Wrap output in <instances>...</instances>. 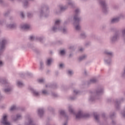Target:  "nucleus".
Wrapping results in <instances>:
<instances>
[{
    "instance_id": "nucleus-51",
    "label": "nucleus",
    "mask_w": 125,
    "mask_h": 125,
    "mask_svg": "<svg viewBox=\"0 0 125 125\" xmlns=\"http://www.w3.org/2000/svg\"><path fill=\"white\" fill-rule=\"evenodd\" d=\"M86 84L87 85H90V84H92V83L91 82V80H90V79L87 81Z\"/></svg>"
},
{
    "instance_id": "nucleus-26",
    "label": "nucleus",
    "mask_w": 125,
    "mask_h": 125,
    "mask_svg": "<svg viewBox=\"0 0 125 125\" xmlns=\"http://www.w3.org/2000/svg\"><path fill=\"white\" fill-rule=\"evenodd\" d=\"M53 62V59L52 58H48L46 62L47 66H50Z\"/></svg>"
},
{
    "instance_id": "nucleus-10",
    "label": "nucleus",
    "mask_w": 125,
    "mask_h": 125,
    "mask_svg": "<svg viewBox=\"0 0 125 125\" xmlns=\"http://www.w3.org/2000/svg\"><path fill=\"white\" fill-rule=\"evenodd\" d=\"M125 98H121L120 100H116L115 107V109L117 111H119L120 109H121V103L124 102L125 101Z\"/></svg>"
},
{
    "instance_id": "nucleus-6",
    "label": "nucleus",
    "mask_w": 125,
    "mask_h": 125,
    "mask_svg": "<svg viewBox=\"0 0 125 125\" xmlns=\"http://www.w3.org/2000/svg\"><path fill=\"white\" fill-rule=\"evenodd\" d=\"M0 123L3 125H10V122L8 121V114L5 113L2 115Z\"/></svg>"
},
{
    "instance_id": "nucleus-16",
    "label": "nucleus",
    "mask_w": 125,
    "mask_h": 125,
    "mask_svg": "<svg viewBox=\"0 0 125 125\" xmlns=\"http://www.w3.org/2000/svg\"><path fill=\"white\" fill-rule=\"evenodd\" d=\"M104 53L107 55L106 56H109V57H113L114 56V52L108 49L104 50Z\"/></svg>"
},
{
    "instance_id": "nucleus-56",
    "label": "nucleus",
    "mask_w": 125,
    "mask_h": 125,
    "mask_svg": "<svg viewBox=\"0 0 125 125\" xmlns=\"http://www.w3.org/2000/svg\"><path fill=\"white\" fill-rule=\"evenodd\" d=\"M6 108V105L5 104H2L0 106L1 109H5Z\"/></svg>"
},
{
    "instance_id": "nucleus-8",
    "label": "nucleus",
    "mask_w": 125,
    "mask_h": 125,
    "mask_svg": "<svg viewBox=\"0 0 125 125\" xmlns=\"http://www.w3.org/2000/svg\"><path fill=\"white\" fill-rule=\"evenodd\" d=\"M100 3L102 6L103 12L105 14L107 13L108 11H109V7H108L106 1L104 0H101L100 1Z\"/></svg>"
},
{
    "instance_id": "nucleus-46",
    "label": "nucleus",
    "mask_w": 125,
    "mask_h": 125,
    "mask_svg": "<svg viewBox=\"0 0 125 125\" xmlns=\"http://www.w3.org/2000/svg\"><path fill=\"white\" fill-rule=\"evenodd\" d=\"M56 43L58 45H61V44H63V41L62 40H58L56 41Z\"/></svg>"
},
{
    "instance_id": "nucleus-21",
    "label": "nucleus",
    "mask_w": 125,
    "mask_h": 125,
    "mask_svg": "<svg viewBox=\"0 0 125 125\" xmlns=\"http://www.w3.org/2000/svg\"><path fill=\"white\" fill-rule=\"evenodd\" d=\"M87 58V55L84 54L79 56L78 58V61L79 62H82V61H83V60H85Z\"/></svg>"
},
{
    "instance_id": "nucleus-45",
    "label": "nucleus",
    "mask_w": 125,
    "mask_h": 125,
    "mask_svg": "<svg viewBox=\"0 0 125 125\" xmlns=\"http://www.w3.org/2000/svg\"><path fill=\"white\" fill-rule=\"evenodd\" d=\"M38 82L39 83H43L45 82V80L43 79H38Z\"/></svg>"
},
{
    "instance_id": "nucleus-59",
    "label": "nucleus",
    "mask_w": 125,
    "mask_h": 125,
    "mask_svg": "<svg viewBox=\"0 0 125 125\" xmlns=\"http://www.w3.org/2000/svg\"><path fill=\"white\" fill-rule=\"evenodd\" d=\"M84 50V48H83V47H81L79 48V51L80 52H83V51Z\"/></svg>"
},
{
    "instance_id": "nucleus-2",
    "label": "nucleus",
    "mask_w": 125,
    "mask_h": 125,
    "mask_svg": "<svg viewBox=\"0 0 125 125\" xmlns=\"http://www.w3.org/2000/svg\"><path fill=\"white\" fill-rule=\"evenodd\" d=\"M68 111L70 114L72 115H75L76 120H80L82 118H86L89 117V114L85 113L83 110H80L78 111L77 113L76 114V111H75V107L74 105L72 104H68L67 106Z\"/></svg>"
},
{
    "instance_id": "nucleus-39",
    "label": "nucleus",
    "mask_w": 125,
    "mask_h": 125,
    "mask_svg": "<svg viewBox=\"0 0 125 125\" xmlns=\"http://www.w3.org/2000/svg\"><path fill=\"white\" fill-rule=\"evenodd\" d=\"M79 93H80V91L79 90L76 89L73 90V95H75V96H77V95H78Z\"/></svg>"
},
{
    "instance_id": "nucleus-35",
    "label": "nucleus",
    "mask_w": 125,
    "mask_h": 125,
    "mask_svg": "<svg viewBox=\"0 0 125 125\" xmlns=\"http://www.w3.org/2000/svg\"><path fill=\"white\" fill-rule=\"evenodd\" d=\"M69 100H71V101H74L77 99V96L73 95V96H70L68 98Z\"/></svg>"
},
{
    "instance_id": "nucleus-3",
    "label": "nucleus",
    "mask_w": 125,
    "mask_h": 125,
    "mask_svg": "<svg viewBox=\"0 0 125 125\" xmlns=\"http://www.w3.org/2000/svg\"><path fill=\"white\" fill-rule=\"evenodd\" d=\"M122 34L120 32H115L113 36L110 37V41L112 43H114L116 42H118L121 39H124L125 38V28L123 29L121 31Z\"/></svg>"
},
{
    "instance_id": "nucleus-24",
    "label": "nucleus",
    "mask_w": 125,
    "mask_h": 125,
    "mask_svg": "<svg viewBox=\"0 0 125 125\" xmlns=\"http://www.w3.org/2000/svg\"><path fill=\"white\" fill-rule=\"evenodd\" d=\"M119 22H120V20L117 17L113 18L110 21V23L111 24H115V23H118Z\"/></svg>"
},
{
    "instance_id": "nucleus-13",
    "label": "nucleus",
    "mask_w": 125,
    "mask_h": 125,
    "mask_svg": "<svg viewBox=\"0 0 125 125\" xmlns=\"http://www.w3.org/2000/svg\"><path fill=\"white\" fill-rule=\"evenodd\" d=\"M11 118L14 122H17V121H19V120H22V117L21 114L17 113L15 116L12 115Z\"/></svg>"
},
{
    "instance_id": "nucleus-32",
    "label": "nucleus",
    "mask_w": 125,
    "mask_h": 125,
    "mask_svg": "<svg viewBox=\"0 0 125 125\" xmlns=\"http://www.w3.org/2000/svg\"><path fill=\"white\" fill-rule=\"evenodd\" d=\"M117 18L120 20L121 19H125V14L123 13H120L118 15V16L117 17Z\"/></svg>"
},
{
    "instance_id": "nucleus-41",
    "label": "nucleus",
    "mask_w": 125,
    "mask_h": 125,
    "mask_svg": "<svg viewBox=\"0 0 125 125\" xmlns=\"http://www.w3.org/2000/svg\"><path fill=\"white\" fill-rule=\"evenodd\" d=\"M90 80H91L92 83H97V82H98V80L96 78H93L90 79Z\"/></svg>"
},
{
    "instance_id": "nucleus-40",
    "label": "nucleus",
    "mask_w": 125,
    "mask_h": 125,
    "mask_svg": "<svg viewBox=\"0 0 125 125\" xmlns=\"http://www.w3.org/2000/svg\"><path fill=\"white\" fill-rule=\"evenodd\" d=\"M61 31L62 32H63L64 34H67L68 33V30L67 29V28L66 27H62V30Z\"/></svg>"
},
{
    "instance_id": "nucleus-55",
    "label": "nucleus",
    "mask_w": 125,
    "mask_h": 125,
    "mask_svg": "<svg viewBox=\"0 0 125 125\" xmlns=\"http://www.w3.org/2000/svg\"><path fill=\"white\" fill-rule=\"evenodd\" d=\"M52 96H53V97H57L58 95L55 93H52Z\"/></svg>"
},
{
    "instance_id": "nucleus-27",
    "label": "nucleus",
    "mask_w": 125,
    "mask_h": 125,
    "mask_svg": "<svg viewBox=\"0 0 125 125\" xmlns=\"http://www.w3.org/2000/svg\"><path fill=\"white\" fill-rule=\"evenodd\" d=\"M80 37L81 39H85L87 37V35H86L85 32L82 31L80 34Z\"/></svg>"
},
{
    "instance_id": "nucleus-28",
    "label": "nucleus",
    "mask_w": 125,
    "mask_h": 125,
    "mask_svg": "<svg viewBox=\"0 0 125 125\" xmlns=\"http://www.w3.org/2000/svg\"><path fill=\"white\" fill-rule=\"evenodd\" d=\"M41 94L42 95H49V92L46 89H43L41 91Z\"/></svg>"
},
{
    "instance_id": "nucleus-23",
    "label": "nucleus",
    "mask_w": 125,
    "mask_h": 125,
    "mask_svg": "<svg viewBox=\"0 0 125 125\" xmlns=\"http://www.w3.org/2000/svg\"><path fill=\"white\" fill-rule=\"evenodd\" d=\"M16 85L18 87H23V86H24V83L21 80H17Z\"/></svg>"
},
{
    "instance_id": "nucleus-20",
    "label": "nucleus",
    "mask_w": 125,
    "mask_h": 125,
    "mask_svg": "<svg viewBox=\"0 0 125 125\" xmlns=\"http://www.w3.org/2000/svg\"><path fill=\"white\" fill-rule=\"evenodd\" d=\"M51 31L53 32H57L58 31H62V28L54 24L51 28Z\"/></svg>"
},
{
    "instance_id": "nucleus-25",
    "label": "nucleus",
    "mask_w": 125,
    "mask_h": 125,
    "mask_svg": "<svg viewBox=\"0 0 125 125\" xmlns=\"http://www.w3.org/2000/svg\"><path fill=\"white\" fill-rule=\"evenodd\" d=\"M61 22H62L61 20H59V19L56 20L55 21L54 25H55L56 26H58V27H60L62 28V26L60 25V24H61Z\"/></svg>"
},
{
    "instance_id": "nucleus-34",
    "label": "nucleus",
    "mask_w": 125,
    "mask_h": 125,
    "mask_svg": "<svg viewBox=\"0 0 125 125\" xmlns=\"http://www.w3.org/2000/svg\"><path fill=\"white\" fill-rule=\"evenodd\" d=\"M79 15H75L73 17V20L74 21H81V18L79 17L78 16Z\"/></svg>"
},
{
    "instance_id": "nucleus-12",
    "label": "nucleus",
    "mask_w": 125,
    "mask_h": 125,
    "mask_svg": "<svg viewBox=\"0 0 125 125\" xmlns=\"http://www.w3.org/2000/svg\"><path fill=\"white\" fill-rule=\"evenodd\" d=\"M104 62L106 65H110L112 64V57L105 56L104 57Z\"/></svg>"
},
{
    "instance_id": "nucleus-49",
    "label": "nucleus",
    "mask_w": 125,
    "mask_h": 125,
    "mask_svg": "<svg viewBox=\"0 0 125 125\" xmlns=\"http://www.w3.org/2000/svg\"><path fill=\"white\" fill-rule=\"evenodd\" d=\"M65 67V64L64 63H60L59 64V68L60 69H63V68H64Z\"/></svg>"
},
{
    "instance_id": "nucleus-36",
    "label": "nucleus",
    "mask_w": 125,
    "mask_h": 125,
    "mask_svg": "<svg viewBox=\"0 0 125 125\" xmlns=\"http://www.w3.org/2000/svg\"><path fill=\"white\" fill-rule=\"evenodd\" d=\"M40 66L39 69L40 71H42V70H43L44 68V64L43 63V62L41 61L40 62Z\"/></svg>"
},
{
    "instance_id": "nucleus-4",
    "label": "nucleus",
    "mask_w": 125,
    "mask_h": 125,
    "mask_svg": "<svg viewBox=\"0 0 125 125\" xmlns=\"http://www.w3.org/2000/svg\"><path fill=\"white\" fill-rule=\"evenodd\" d=\"M68 9V5H64L61 3L57 5V7L55 8L53 10V13L55 15H60L62 12H64Z\"/></svg>"
},
{
    "instance_id": "nucleus-58",
    "label": "nucleus",
    "mask_w": 125,
    "mask_h": 125,
    "mask_svg": "<svg viewBox=\"0 0 125 125\" xmlns=\"http://www.w3.org/2000/svg\"><path fill=\"white\" fill-rule=\"evenodd\" d=\"M111 125H116L117 123L115 120H112L111 122Z\"/></svg>"
},
{
    "instance_id": "nucleus-37",
    "label": "nucleus",
    "mask_w": 125,
    "mask_h": 125,
    "mask_svg": "<svg viewBox=\"0 0 125 125\" xmlns=\"http://www.w3.org/2000/svg\"><path fill=\"white\" fill-rule=\"evenodd\" d=\"M65 54H66V50L62 49V50H61L60 51V55L61 56H64V55H65Z\"/></svg>"
},
{
    "instance_id": "nucleus-61",
    "label": "nucleus",
    "mask_w": 125,
    "mask_h": 125,
    "mask_svg": "<svg viewBox=\"0 0 125 125\" xmlns=\"http://www.w3.org/2000/svg\"><path fill=\"white\" fill-rule=\"evenodd\" d=\"M87 74H88V72H87V71L85 69L84 70V75L85 76H87Z\"/></svg>"
},
{
    "instance_id": "nucleus-29",
    "label": "nucleus",
    "mask_w": 125,
    "mask_h": 125,
    "mask_svg": "<svg viewBox=\"0 0 125 125\" xmlns=\"http://www.w3.org/2000/svg\"><path fill=\"white\" fill-rule=\"evenodd\" d=\"M73 25L75 26V29L76 31L81 30V29L82 27H81V25H80V24H76V22H74L73 23Z\"/></svg>"
},
{
    "instance_id": "nucleus-60",
    "label": "nucleus",
    "mask_w": 125,
    "mask_h": 125,
    "mask_svg": "<svg viewBox=\"0 0 125 125\" xmlns=\"http://www.w3.org/2000/svg\"><path fill=\"white\" fill-rule=\"evenodd\" d=\"M48 110H49V111H52V110H53V107H51V106H48L47 107Z\"/></svg>"
},
{
    "instance_id": "nucleus-9",
    "label": "nucleus",
    "mask_w": 125,
    "mask_h": 125,
    "mask_svg": "<svg viewBox=\"0 0 125 125\" xmlns=\"http://www.w3.org/2000/svg\"><path fill=\"white\" fill-rule=\"evenodd\" d=\"M28 89L31 91L35 97H40L41 96L40 92L38 90L34 89L33 87L29 86L28 87Z\"/></svg>"
},
{
    "instance_id": "nucleus-33",
    "label": "nucleus",
    "mask_w": 125,
    "mask_h": 125,
    "mask_svg": "<svg viewBox=\"0 0 125 125\" xmlns=\"http://www.w3.org/2000/svg\"><path fill=\"white\" fill-rule=\"evenodd\" d=\"M23 4L24 8H27V7H29V2L28 1V0H23Z\"/></svg>"
},
{
    "instance_id": "nucleus-52",
    "label": "nucleus",
    "mask_w": 125,
    "mask_h": 125,
    "mask_svg": "<svg viewBox=\"0 0 125 125\" xmlns=\"http://www.w3.org/2000/svg\"><path fill=\"white\" fill-rule=\"evenodd\" d=\"M3 65H4V62L2 60H0V68L2 67Z\"/></svg>"
},
{
    "instance_id": "nucleus-64",
    "label": "nucleus",
    "mask_w": 125,
    "mask_h": 125,
    "mask_svg": "<svg viewBox=\"0 0 125 125\" xmlns=\"http://www.w3.org/2000/svg\"><path fill=\"white\" fill-rule=\"evenodd\" d=\"M26 76H32V74L30 72L26 73Z\"/></svg>"
},
{
    "instance_id": "nucleus-53",
    "label": "nucleus",
    "mask_w": 125,
    "mask_h": 125,
    "mask_svg": "<svg viewBox=\"0 0 125 125\" xmlns=\"http://www.w3.org/2000/svg\"><path fill=\"white\" fill-rule=\"evenodd\" d=\"M45 87H46V88H48L49 87H51V84L50 83L46 84Z\"/></svg>"
},
{
    "instance_id": "nucleus-11",
    "label": "nucleus",
    "mask_w": 125,
    "mask_h": 125,
    "mask_svg": "<svg viewBox=\"0 0 125 125\" xmlns=\"http://www.w3.org/2000/svg\"><path fill=\"white\" fill-rule=\"evenodd\" d=\"M12 88H13V86L10 83L5 86V87L3 89V91L5 93L9 94L12 91Z\"/></svg>"
},
{
    "instance_id": "nucleus-14",
    "label": "nucleus",
    "mask_w": 125,
    "mask_h": 125,
    "mask_svg": "<svg viewBox=\"0 0 125 125\" xmlns=\"http://www.w3.org/2000/svg\"><path fill=\"white\" fill-rule=\"evenodd\" d=\"M37 113L40 118H42L44 115V108L43 107L38 108L37 110Z\"/></svg>"
},
{
    "instance_id": "nucleus-57",
    "label": "nucleus",
    "mask_w": 125,
    "mask_h": 125,
    "mask_svg": "<svg viewBox=\"0 0 125 125\" xmlns=\"http://www.w3.org/2000/svg\"><path fill=\"white\" fill-rule=\"evenodd\" d=\"M4 23H5V21L0 20V25H3Z\"/></svg>"
},
{
    "instance_id": "nucleus-42",
    "label": "nucleus",
    "mask_w": 125,
    "mask_h": 125,
    "mask_svg": "<svg viewBox=\"0 0 125 125\" xmlns=\"http://www.w3.org/2000/svg\"><path fill=\"white\" fill-rule=\"evenodd\" d=\"M121 115L122 117L123 118V119H125V106L123 110L121 111Z\"/></svg>"
},
{
    "instance_id": "nucleus-38",
    "label": "nucleus",
    "mask_w": 125,
    "mask_h": 125,
    "mask_svg": "<svg viewBox=\"0 0 125 125\" xmlns=\"http://www.w3.org/2000/svg\"><path fill=\"white\" fill-rule=\"evenodd\" d=\"M75 15H79V14H81V9L79 8H77L75 10Z\"/></svg>"
},
{
    "instance_id": "nucleus-5",
    "label": "nucleus",
    "mask_w": 125,
    "mask_h": 125,
    "mask_svg": "<svg viewBox=\"0 0 125 125\" xmlns=\"http://www.w3.org/2000/svg\"><path fill=\"white\" fill-rule=\"evenodd\" d=\"M50 14V11H49V7L46 6L44 8V12H43V10L42 9L40 10L38 15L39 17H42L44 15V17L47 18L49 16Z\"/></svg>"
},
{
    "instance_id": "nucleus-1",
    "label": "nucleus",
    "mask_w": 125,
    "mask_h": 125,
    "mask_svg": "<svg viewBox=\"0 0 125 125\" xmlns=\"http://www.w3.org/2000/svg\"><path fill=\"white\" fill-rule=\"evenodd\" d=\"M104 93V87L101 85H98L95 92H92L91 95L89 97V101L90 102H93L96 99H100V96Z\"/></svg>"
},
{
    "instance_id": "nucleus-7",
    "label": "nucleus",
    "mask_w": 125,
    "mask_h": 125,
    "mask_svg": "<svg viewBox=\"0 0 125 125\" xmlns=\"http://www.w3.org/2000/svg\"><path fill=\"white\" fill-rule=\"evenodd\" d=\"M7 43V39L2 38L0 42V52H3L5 49V45Z\"/></svg>"
},
{
    "instance_id": "nucleus-43",
    "label": "nucleus",
    "mask_w": 125,
    "mask_h": 125,
    "mask_svg": "<svg viewBox=\"0 0 125 125\" xmlns=\"http://www.w3.org/2000/svg\"><path fill=\"white\" fill-rule=\"evenodd\" d=\"M10 111H14V110H16V105L14 104L12 105L9 108Z\"/></svg>"
},
{
    "instance_id": "nucleus-54",
    "label": "nucleus",
    "mask_w": 125,
    "mask_h": 125,
    "mask_svg": "<svg viewBox=\"0 0 125 125\" xmlns=\"http://www.w3.org/2000/svg\"><path fill=\"white\" fill-rule=\"evenodd\" d=\"M91 44V42H87L85 43V45L86 46H88V45H90Z\"/></svg>"
},
{
    "instance_id": "nucleus-30",
    "label": "nucleus",
    "mask_w": 125,
    "mask_h": 125,
    "mask_svg": "<svg viewBox=\"0 0 125 125\" xmlns=\"http://www.w3.org/2000/svg\"><path fill=\"white\" fill-rule=\"evenodd\" d=\"M94 118H95V121L96 122V123H100V116H99V114H94Z\"/></svg>"
},
{
    "instance_id": "nucleus-62",
    "label": "nucleus",
    "mask_w": 125,
    "mask_h": 125,
    "mask_svg": "<svg viewBox=\"0 0 125 125\" xmlns=\"http://www.w3.org/2000/svg\"><path fill=\"white\" fill-rule=\"evenodd\" d=\"M30 41H34L35 40V37L32 36L30 37Z\"/></svg>"
},
{
    "instance_id": "nucleus-50",
    "label": "nucleus",
    "mask_w": 125,
    "mask_h": 125,
    "mask_svg": "<svg viewBox=\"0 0 125 125\" xmlns=\"http://www.w3.org/2000/svg\"><path fill=\"white\" fill-rule=\"evenodd\" d=\"M20 15H21V18H25V15L24 14V12H20Z\"/></svg>"
},
{
    "instance_id": "nucleus-15",
    "label": "nucleus",
    "mask_w": 125,
    "mask_h": 125,
    "mask_svg": "<svg viewBox=\"0 0 125 125\" xmlns=\"http://www.w3.org/2000/svg\"><path fill=\"white\" fill-rule=\"evenodd\" d=\"M10 82L8 81V80L6 79H0V84H4L6 86V85H8L10 84Z\"/></svg>"
},
{
    "instance_id": "nucleus-17",
    "label": "nucleus",
    "mask_w": 125,
    "mask_h": 125,
    "mask_svg": "<svg viewBox=\"0 0 125 125\" xmlns=\"http://www.w3.org/2000/svg\"><path fill=\"white\" fill-rule=\"evenodd\" d=\"M21 28L22 30H29L31 29V25L27 23L21 24Z\"/></svg>"
},
{
    "instance_id": "nucleus-31",
    "label": "nucleus",
    "mask_w": 125,
    "mask_h": 125,
    "mask_svg": "<svg viewBox=\"0 0 125 125\" xmlns=\"http://www.w3.org/2000/svg\"><path fill=\"white\" fill-rule=\"evenodd\" d=\"M72 19H73V18L72 17L68 18L67 20L64 21V25H67L69 24L71 22V21H72Z\"/></svg>"
},
{
    "instance_id": "nucleus-44",
    "label": "nucleus",
    "mask_w": 125,
    "mask_h": 125,
    "mask_svg": "<svg viewBox=\"0 0 125 125\" xmlns=\"http://www.w3.org/2000/svg\"><path fill=\"white\" fill-rule=\"evenodd\" d=\"M73 74L74 71H73V70L70 69L67 70V75H68V76H73Z\"/></svg>"
},
{
    "instance_id": "nucleus-63",
    "label": "nucleus",
    "mask_w": 125,
    "mask_h": 125,
    "mask_svg": "<svg viewBox=\"0 0 125 125\" xmlns=\"http://www.w3.org/2000/svg\"><path fill=\"white\" fill-rule=\"evenodd\" d=\"M3 100V96L1 95V94L0 95V101Z\"/></svg>"
},
{
    "instance_id": "nucleus-48",
    "label": "nucleus",
    "mask_w": 125,
    "mask_h": 125,
    "mask_svg": "<svg viewBox=\"0 0 125 125\" xmlns=\"http://www.w3.org/2000/svg\"><path fill=\"white\" fill-rule=\"evenodd\" d=\"M117 114L115 112H112L110 114V117L111 119H113V117H115Z\"/></svg>"
},
{
    "instance_id": "nucleus-19",
    "label": "nucleus",
    "mask_w": 125,
    "mask_h": 125,
    "mask_svg": "<svg viewBox=\"0 0 125 125\" xmlns=\"http://www.w3.org/2000/svg\"><path fill=\"white\" fill-rule=\"evenodd\" d=\"M7 27L10 29H14V28H16V27H17V24L15 22L12 21L10 24H8L7 25Z\"/></svg>"
},
{
    "instance_id": "nucleus-47",
    "label": "nucleus",
    "mask_w": 125,
    "mask_h": 125,
    "mask_svg": "<svg viewBox=\"0 0 125 125\" xmlns=\"http://www.w3.org/2000/svg\"><path fill=\"white\" fill-rule=\"evenodd\" d=\"M34 16V14L32 12L27 13V17L28 18H32Z\"/></svg>"
},
{
    "instance_id": "nucleus-18",
    "label": "nucleus",
    "mask_w": 125,
    "mask_h": 125,
    "mask_svg": "<svg viewBox=\"0 0 125 125\" xmlns=\"http://www.w3.org/2000/svg\"><path fill=\"white\" fill-rule=\"evenodd\" d=\"M64 5H67V9L69 8V6H71L72 8L76 7V3L73 1H69L66 4Z\"/></svg>"
},
{
    "instance_id": "nucleus-22",
    "label": "nucleus",
    "mask_w": 125,
    "mask_h": 125,
    "mask_svg": "<svg viewBox=\"0 0 125 125\" xmlns=\"http://www.w3.org/2000/svg\"><path fill=\"white\" fill-rule=\"evenodd\" d=\"M60 114L61 116H62L63 117H64L65 119H68V115L66 114V112L65 110L63 109H61L59 111Z\"/></svg>"
}]
</instances>
